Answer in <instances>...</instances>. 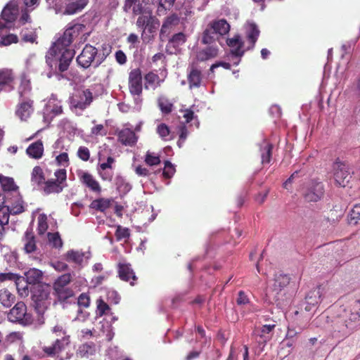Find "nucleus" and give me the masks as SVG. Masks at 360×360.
Listing matches in <instances>:
<instances>
[{"instance_id": "f257e3e1", "label": "nucleus", "mask_w": 360, "mask_h": 360, "mask_svg": "<svg viewBox=\"0 0 360 360\" xmlns=\"http://www.w3.org/2000/svg\"><path fill=\"white\" fill-rule=\"evenodd\" d=\"M85 26L79 23L68 25L63 36L50 48L46 56L48 65L54 70L64 72L68 70L75 52L68 49L75 38L84 32Z\"/></svg>"}, {"instance_id": "f03ea898", "label": "nucleus", "mask_w": 360, "mask_h": 360, "mask_svg": "<svg viewBox=\"0 0 360 360\" xmlns=\"http://www.w3.org/2000/svg\"><path fill=\"white\" fill-rule=\"evenodd\" d=\"M360 316V301L355 300L349 309H345L333 325V336L343 338L349 335L356 327Z\"/></svg>"}, {"instance_id": "7ed1b4c3", "label": "nucleus", "mask_w": 360, "mask_h": 360, "mask_svg": "<svg viewBox=\"0 0 360 360\" xmlns=\"http://www.w3.org/2000/svg\"><path fill=\"white\" fill-rule=\"evenodd\" d=\"M129 90L134 98L136 110L139 111L142 105L143 82L141 70L138 68L132 70L129 75Z\"/></svg>"}, {"instance_id": "20e7f679", "label": "nucleus", "mask_w": 360, "mask_h": 360, "mask_svg": "<svg viewBox=\"0 0 360 360\" xmlns=\"http://www.w3.org/2000/svg\"><path fill=\"white\" fill-rule=\"evenodd\" d=\"M30 291L36 310L39 314L43 313L50 304L49 300L50 287L42 284H37Z\"/></svg>"}, {"instance_id": "39448f33", "label": "nucleus", "mask_w": 360, "mask_h": 360, "mask_svg": "<svg viewBox=\"0 0 360 360\" xmlns=\"http://www.w3.org/2000/svg\"><path fill=\"white\" fill-rule=\"evenodd\" d=\"M8 319L13 323L22 326H29L32 323L33 318L27 311V307L22 302H17L8 314Z\"/></svg>"}, {"instance_id": "423d86ee", "label": "nucleus", "mask_w": 360, "mask_h": 360, "mask_svg": "<svg viewBox=\"0 0 360 360\" xmlns=\"http://www.w3.org/2000/svg\"><path fill=\"white\" fill-rule=\"evenodd\" d=\"M19 13L18 4L15 0L10 1L4 8L0 18V30L8 28L16 19Z\"/></svg>"}, {"instance_id": "0eeeda50", "label": "nucleus", "mask_w": 360, "mask_h": 360, "mask_svg": "<svg viewBox=\"0 0 360 360\" xmlns=\"http://www.w3.org/2000/svg\"><path fill=\"white\" fill-rule=\"evenodd\" d=\"M207 78L202 70L195 64H191L187 68V82L189 89L200 88L205 85Z\"/></svg>"}, {"instance_id": "6e6552de", "label": "nucleus", "mask_w": 360, "mask_h": 360, "mask_svg": "<svg viewBox=\"0 0 360 360\" xmlns=\"http://www.w3.org/2000/svg\"><path fill=\"white\" fill-rule=\"evenodd\" d=\"M97 50L91 45H86L82 53L77 56L78 64L84 68H89L91 64L95 67L98 66L101 60L96 57Z\"/></svg>"}, {"instance_id": "1a4fd4ad", "label": "nucleus", "mask_w": 360, "mask_h": 360, "mask_svg": "<svg viewBox=\"0 0 360 360\" xmlns=\"http://www.w3.org/2000/svg\"><path fill=\"white\" fill-rule=\"evenodd\" d=\"M63 112L61 101L57 96L52 94L44 108V120L46 122H50L56 116Z\"/></svg>"}, {"instance_id": "9d476101", "label": "nucleus", "mask_w": 360, "mask_h": 360, "mask_svg": "<svg viewBox=\"0 0 360 360\" xmlns=\"http://www.w3.org/2000/svg\"><path fill=\"white\" fill-rule=\"evenodd\" d=\"M92 101V94L89 89L76 91L70 98V105L72 109L82 110Z\"/></svg>"}, {"instance_id": "9b49d317", "label": "nucleus", "mask_w": 360, "mask_h": 360, "mask_svg": "<svg viewBox=\"0 0 360 360\" xmlns=\"http://www.w3.org/2000/svg\"><path fill=\"white\" fill-rule=\"evenodd\" d=\"M290 278L286 274L277 273L274 276V283L269 290V296L272 297L275 301H279L280 295L285 290V288L289 284Z\"/></svg>"}, {"instance_id": "f8f14e48", "label": "nucleus", "mask_w": 360, "mask_h": 360, "mask_svg": "<svg viewBox=\"0 0 360 360\" xmlns=\"http://www.w3.org/2000/svg\"><path fill=\"white\" fill-rule=\"evenodd\" d=\"M323 185L320 181H311L304 191V199L308 202H317L323 195Z\"/></svg>"}, {"instance_id": "ddd939ff", "label": "nucleus", "mask_w": 360, "mask_h": 360, "mask_svg": "<svg viewBox=\"0 0 360 360\" xmlns=\"http://www.w3.org/2000/svg\"><path fill=\"white\" fill-rule=\"evenodd\" d=\"M334 179L338 185L345 187L352 178L345 164L337 160L333 165Z\"/></svg>"}, {"instance_id": "4468645a", "label": "nucleus", "mask_w": 360, "mask_h": 360, "mask_svg": "<svg viewBox=\"0 0 360 360\" xmlns=\"http://www.w3.org/2000/svg\"><path fill=\"white\" fill-rule=\"evenodd\" d=\"M89 258V252H83L79 250H70L65 255V259L67 262L74 263L79 269L87 264Z\"/></svg>"}, {"instance_id": "2eb2a0df", "label": "nucleus", "mask_w": 360, "mask_h": 360, "mask_svg": "<svg viewBox=\"0 0 360 360\" xmlns=\"http://www.w3.org/2000/svg\"><path fill=\"white\" fill-rule=\"evenodd\" d=\"M227 44L231 48V56L236 59V60L233 62V65H238L240 63V58L244 53V50L242 49L243 42L241 37L239 35H236L233 38L227 40Z\"/></svg>"}, {"instance_id": "dca6fc26", "label": "nucleus", "mask_w": 360, "mask_h": 360, "mask_svg": "<svg viewBox=\"0 0 360 360\" xmlns=\"http://www.w3.org/2000/svg\"><path fill=\"white\" fill-rule=\"evenodd\" d=\"M89 0H76L75 1L68 4L65 10L56 5L55 6V13L63 15H73L82 11L88 4Z\"/></svg>"}, {"instance_id": "f3484780", "label": "nucleus", "mask_w": 360, "mask_h": 360, "mask_svg": "<svg viewBox=\"0 0 360 360\" xmlns=\"http://www.w3.org/2000/svg\"><path fill=\"white\" fill-rule=\"evenodd\" d=\"M77 176L81 183L88 187L91 191L96 193L101 192V187L98 181L90 173L79 170Z\"/></svg>"}, {"instance_id": "a211bd4d", "label": "nucleus", "mask_w": 360, "mask_h": 360, "mask_svg": "<svg viewBox=\"0 0 360 360\" xmlns=\"http://www.w3.org/2000/svg\"><path fill=\"white\" fill-rule=\"evenodd\" d=\"M70 344V336L64 335L60 339H57L51 345L44 347L43 351L48 356H53L59 354Z\"/></svg>"}, {"instance_id": "6ab92c4d", "label": "nucleus", "mask_w": 360, "mask_h": 360, "mask_svg": "<svg viewBox=\"0 0 360 360\" xmlns=\"http://www.w3.org/2000/svg\"><path fill=\"white\" fill-rule=\"evenodd\" d=\"M323 292V288L317 287L310 290L305 297L304 309L307 311H313L314 309L320 302L321 297Z\"/></svg>"}, {"instance_id": "aec40b11", "label": "nucleus", "mask_w": 360, "mask_h": 360, "mask_svg": "<svg viewBox=\"0 0 360 360\" xmlns=\"http://www.w3.org/2000/svg\"><path fill=\"white\" fill-rule=\"evenodd\" d=\"M275 324L264 325L260 329H255L252 332V336L255 339L259 344L265 345L270 339V333L274 329Z\"/></svg>"}, {"instance_id": "412c9836", "label": "nucleus", "mask_w": 360, "mask_h": 360, "mask_svg": "<svg viewBox=\"0 0 360 360\" xmlns=\"http://www.w3.org/2000/svg\"><path fill=\"white\" fill-rule=\"evenodd\" d=\"M179 18L175 15H171L168 16L165 20L164 21L161 30L160 36V38L163 40L165 38H167L171 31L174 29L175 26L179 25Z\"/></svg>"}, {"instance_id": "4be33fe9", "label": "nucleus", "mask_w": 360, "mask_h": 360, "mask_svg": "<svg viewBox=\"0 0 360 360\" xmlns=\"http://www.w3.org/2000/svg\"><path fill=\"white\" fill-rule=\"evenodd\" d=\"M159 27V21L153 18L151 22L146 26L142 31L141 39L143 43H149L153 37L154 33L156 32L158 27Z\"/></svg>"}, {"instance_id": "5701e85b", "label": "nucleus", "mask_w": 360, "mask_h": 360, "mask_svg": "<svg viewBox=\"0 0 360 360\" xmlns=\"http://www.w3.org/2000/svg\"><path fill=\"white\" fill-rule=\"evenodd\" d=\"M33 112L32 101L21 99L16 115L21 120H26Z\"/></svg>"}, {"instance_id": "b1692460", "label": "nucleus", "mask_w": 360, "mask_h": 360, "mask_svg": "<svg viewBox=\"0 0 360 360\" xmlns=\"http://www.w3.org/2000/svg\"><path fill=\"white\" fill-rule=\"evenodd\" d=\"M117 136L119 141L125 146H131L136 143L137 140L135 133L128 128L120 130Z\"/></svg>"}, {"instance_id": "393cba45", "label": "nucleus", "mask_w": 360, "mask_h": 360, "mask_svg": "<svg viewBox=\"0 0 360 360\" xmlns=\"http://www.w3.org/2000/svg\"><path fill=\"white\" fill-rule=\"evenodd\" d=\"M118 274L120 278L125 281H129L131 278L134 281L136 277L131 268V265L125 262H120L118 264Z\"/></svg>"}, {"instance_id": "a878e982", "label": "nucleus", "mask_w": 360, "mask_h": 360, "mask_svg": "<svg viewBox=\"0 0 360 360\" xmlns=\"http://www.w3.org/2000/svg\"><path fill=\"white\" fill-rule=\"evenodd\" d=\"M13 80V76L10 70H0V91L1 90L10 91L13 89L11 85Z\"/></svg>"}, {"instance_id": "bb28decb", "label": "nucleus", "mask_w": 360, "mask_h": 360, "mask_svg": "<svg viewBox=\"0 0 360 360\" xmlns=\"http://www.w3.org/2000/svg\"><path fill=\"white\" fill-rule=\"evenodd\" d=\"M219 37L226 34L230 30V25L224 19L215 20L209 25Z\"/></svg>"}, {"instance_id": "cd10ccee", "label": "nucleus", "mask_w": 360, "mask_h": 360, "mask_svg": "<svg viewBox=\"0 0 360 360\" xmlns=\"http://www.w3.org/2000/svg\"><path fill=\"white\" fill-rule=\"evenodd\" d=\"M27 155L33 159H40L44 153V146L41 141H37L30 144L27 150Z\"/></svg>"}, {"instance_id": "c85d7f7f", "label": "nucleus", "mask_w": 360, "mask_h": 360, "mask_svg": "<svg viewBox=\"0 0 360 360\" xmlns=\"http://www.w3.org/2000/svg\"><path fill=\"white\" fill-rule=\"evenodd\" d=\"M245 32L251 47H254L260 32L257 25L254 22H248L245 25Z\"/></svg>"}, {"instance_id": "c756f323", "label": "nucleus", "mask_w": 360, "mask_h": 360, "mask_svg": "<svg viewBox=\"0 0 360 360\" xmlns=\"http://www.w3.org/2000/svg\"><path fill=\"white\" fill-rule=\"evenodd\" d=\"M145 84L144 87L146 89H152L155 90L156 88L160 86L161 84L163 82L164 79L160 78V77L153 72H148L144 77Z\"/></svg>"}, {"instance_id": "7c9ffc66", "label": "nucleus", "mask_w": 360, "mask_h": 360, "mask_svg": "<svg viewBox=\"0 0 360 360\" xmlns=\"http://www.w3.org/2000/svg\"><path fill=\"white\" fill-rule=\"evenodd\" d=\"M96 352V346L92 342H86L81 345L77 351V354L82 358H89Z\"/></svg>"}, {"instance_id": "2f4dec72", "label": "nucleus", "mask_w": 360, "mask_h": 360, "mask_svg": "<svg viewBox=\"0 0 360 360\" xmlns=\"http://www.w3.org/2000/svg\"><path fill=\"white\" fill-rule=\"evenodd\" d=\"M23 212V207L22 205H18L15 207L9 208L2 207L0 209V223L4 225H8L9 221V212L13 214H19Z\"/></svg>"}, {"instance_id": "473e14b6", "label": "nucleus", "mask_w": 360, "mask_h": 360, "mask_svg": "<svg viewBox=\"0 0 360 360\" xmlns=\"http://www.w3.org/2000/svg\"><path fill=\"white\" fill-rule=\"evenodd\" d=\"M218 48L215 46H210L200 50L197 53V58L199 60L204 61L214 58L218 55Z\"/></svg>"}, {"instance_id": "72a5a7b5", "label": "nucleus", "mask_w": 360, "mask_h": 360, "mask_svg": "<svg viewBox=\"0 0 360 360\" xmlns=\"http://www.w3.org/2000/svg\"><path fill=\"white\" fill-rule=\"evenodd\" d=\"M15 301V296L8 289L0 290V303L5 308H9Z\"/></svg>"}, {"instance_id": "f704fd0d", "label": "nucleus", "mask_w": 360, "mask_h": 360, "mask_svg": "<svg viewBox=\"0 0 360 360\" xmlns=\"http://www.w3.org/2000/svg\"><path fill=\"white\" fill-rule=\"evenodd\" d=\"M112 199L109 198H98L93 200L90 205V208L104 212L107 209L110 207Z\"/></svg>"}, {"instance_id": "c9c22d12", "label": "nucleus", "mask_w": 360, "mask_h": 360, "mask_svg": "<svg viewBox=\"0 0 360 360\" xmlns=\"http://www.w3.org/2000/svg\"><path fill=\"white\" fill-rule=\"evenodd\" d=\"M24 249L26 253H33L37 250L34 237L32 233L27 231L23 238Z\"/></svg>"}, {"instance_id": "e433bc0d", "label": "nucleus", "mask_w": 360, "mask_h": 360, "mask_svg": "<svg viewBox=\"0 0 360 360\" xmlns=\"http://www.w3.org/2000/svg\"><path fill=\"white\" fill-rule=\"evenodd\" d=\"M272 148V145L266 140H264L262 143L259 144L262 164H267L270 162Z\"/></svg>"}, {"instance_id": "4c0bfd02", "label": "nucleus", "mask_w": 360, "mask_h": 360, "mask_svg": "<svg viewBox=\"0 0 360 360\" xmlns=\"http://www.w3.org/2000/svg\"><path fill=\"white\" fill-rule=\"evenodd\" d=\"M45 181L44 174L42 169L39 166L33 168L31 173V182L32 186H39Z\"/></svg>"}, {"instance_id": "58836bf2", "label": "nucleus", "mask_w": 360, "mask_h": 360, "mask_svg": "<svg viewBox=\"0 0 360 360\" xmlns=\"http://www.w3.org/2000/svg\"><path fill=\"white\" fill-rule=\"evenodd\" d=\"M15 283L20 296L27 297L30 292L29 285L30 283L25 280L24 278H22L19 276H17V278L15 280Z\"/></svg>"}, {"instance_id": "ea45409f", "label": "nucleus", "mask_w": 360, "mask_h": 360, "mask_svg": "<svg viewBox=\"0 0 360 360\" xmlns=\"http://www.w3.org/2000/svg\"><path fill=\"white\" fill-rule=\"evenodd\" d=\"M42 271L35 268L30 269L25 273L26 281L32 284H39L38 283L42 278Z\"/></svg>"}, {"instance_id": "a19ab883", "label": "nucleus", "mask_w": 360, "mask_h": 360, "mask_svg": "<svg viewBox=\"0 0 360 360\" xmlns=\"http://www.w3.org/2000/svg\"><path fill=\"white\" fill-rule=\"evenodd\" d=\"M207 25L202 34V42L205 44H209L219 39V36L217 32Z\"/></svg>"}, {"instance_id": "79ce46f5", "label": "nucleus", "mask_w": 360, "mask_h": 360, "mask_svg": "<svg viewBox=\"0 0 360 360\" xmlns=\"http://www.w3.org/2000/svg\"><path fill=\"white\" fill-rule=\"evenodd\" d=\"M63 186L60 185L58 182H56L55 180H48L45 182V185L44 187V191L46 194L52 193H60L63 191Z\"/></svg>"}, {"instance_id": "37998d69", "label": "nucleus", "mask_w": 360, "mask_h": 360, "mask_svg": "<svg viewBox=\"0 0 360 360\" xmlns=\"http://www.w3.org/2000/svg\"><path fill=\"white\" fill-rule=\"evenodd\" d=\"M53 289L60 300H65L73 295L72 290L68 287L53 286Z\"/></svg>"}, {"instance_id": "c03bdc74", "label": "nucleus", "mask_w": 360, "mask_h": 360, "mask_svg": "<svg viewBox=\"0 0 360 360\" xmlns=\"http://www.w3.org/2000/svg\"><path fill=\"white\" fill-rule=\"evenodd\" d=\"M186 40V36L183 32H179L172 36L169 40L168 44L174 48L184 44Z\"/></svg>"}, {"instance_id": "a18cd8bd", "label": "nucleus", "mask_w": 360, "mask_h": 360, "mask_svg": "<svg viewBox=\"0 0 360 360\" xmlns=\"http://www.w3.org/2000/svg\"><path fill=\"white\" fill-rule=\"evenodd\" d=\"M31 90L30 83L29 80L22 79L18 89V93L21 99L28 100L26 96Z\"/></svg>"}, {"instance_id": "49530a36", "label": "nucleus", "mask_w": 360, "mask_h": 360, "mask_svg": "<svg viewBox=\"0 0 360 360\" xmlns=\"http://www.w3.org/2000/svg\"><path fill=\"white\" fill-rule=\"evenodd\" d=\"M48 240L49 244L56 248H61L63 245L62 240L60 237V235L58 232L56 233H47Z\"/></svg>"}, {"instance_id": "de8ad7c7", "label": "nucleus", "mask_w": 360, "mask_h": 360, "mask_svg": "<svg viewBox=\"0 0 360 360\" xmlns=\"http://www.w3.org/2000/svg\"><path fill=\"white\" fill-rule=\"evenodd\" d=\"M154 17L151 15L150 11H148L145 13H143L141 16H139L136 21V25L138 27L141 28L142 30L148 25L150 22H151L152 19Z\"/></svg>"}, {"instance_id": "09e8293b", "label": "nucleus", "mask_w": 360, "mask_h": 360, "mask_svg": "<svg viewBox=\"0 0 360 360\" xmlns=\"http://www.w3.org/2000/svg\"><path fill=\"white\" fill-rule=\"evenodd\" d=\"M116 186L117 189L124 193H128L131 189V186L129 183L126 181V180L121 177L118 176L116 179Z\"/></svg>"}, {"instance_id": "8fccbe9b", "label": "nucleus", "mask_w": 360, "mask_h": 360, "mask_svg": "<svg viewBox=\"0 0 360 360\" xmlns=\"http://www.w3.org/2000/svg\"><path fill=\"white\" fill-rule=\"evenodd\" d=\"M47 217L44 214H41L38 217V227L37 231L39 235H43L46 233L48 229Z\"/></svg>"}, {"instance_id": "3c124183", "label": "nucleus", "mask_w": 360, "mask_h": 360, "mask_svg": "<svg viewBox=\"0 0 360 360\" xmlns=\"http://www.w3.org/2000/svg\"><path fill=\"white\" fill-rule=\"evenodd\" d=\"M72 281V275L70 274H64L58 278L54 282L53 286L68 287V285Z\"/></svg>"}, {"instance_id": "603ef678", "label": "nucleus", "mask_w": 360, "mask_h": 360, "mask_svg": "<svg viewBox=\"0 0 360 360\" xmlns=\"http://www.w3.org/2000/svg\"><path fill=\"white\" fill-rule=\"evenodd\" d=\"M158 105L161 111L164 113H169L172 111V104L167 98L164 96H161L159 98Z\"/></svg>"}, {"instance_id": "864d4df0", "label": "nucleus", "mask_w": 360, "mask_h": 360, "mask_svg": "<svg viewBox=\"0 0 360 360\" xmlns=\"http://www.w3.org/2000/svg\"><path fill=\"white\" fill-rule=\"evenodd\" d=\"M130 236L129 230L127 228H122L121 226H118L115 231V236L117 240L120 241L122 240H126Z\"/></svg>"}, {"instance_id": "5fc2aeb1", "label": "nucleus", "mask_w": 360, "mask_h": 360, "mask_svg": "<svg viewBox=\"0 0 360 360\" xmlns=\"http://www.w3.org/2000/svg\"><path fill=\"white\" fill-rule=\"evenodd\" d=\"M145 162L148 165H158L160 163V157L153 153L148 152L146 155Z\"/></svg>"}, {"instance_id": "6e6d98bb", "label": "nucleus", "mask_w": 360, "mask_h": 360, "mask_svg": "<svg viewBox=\"0 0 360 360\" xmlns=\"http://www.w3.org/2000/svg\"><path fill=\"white\" fill-rule=\"evenodd\" d=\"M157 133L163 140H168L169 136V127L165 124H160L157 127Z\"/></svg>"}, {"instance_id": "4d7b16f0", "label": "nucleus", "mask_w": 360, "mask_h": 360, "mask_svg": "<svg viewBox=\"0 0 360 360\" xmlns=\"http://www.w3.org/2000/svg\"><path fill=\"white\" fill-rule=\"evenodd\" d=\"M358 219H360V203L354 205L351 210L349 223L356 224Z\"/></svg>"}, {"instance_id": "13d9d810", "label": "nucleus", "mask_w": 360, "mask_h": 360, "mask_svg": "<svg viewBox=\"0 0 360 360\" xmlns=\"http://www.w3.org/2000/svg\"><path fill=\"white\" fill-rule=\"evenodd\" d=\"M175 173L174 166L169 162L165 161L162 174L165 178H171Z\"/></svg>"}, {"instance_id": "bf43d9fd", "label": "nucleus", "mask_w": 360, "mask_h": 360, "mask_svg": "<svg viewBox=\"0 0 360 360\" xmlns=\"http://www.w3.org/2000/svg\"><path fill=\"white\" fill-rule=\"evenodd\" d=\"M0 182L1 183L5 190L13 191L15 189L16 186L13 179L11 178H6L1 176Z\"/></svg>"}, {"instance_id": "052dcab7", "label": "nucleus", "mask_w": 360, "mask_h": 360, "mask_svg": "<svg viewBox=\"0 0 360 360\" xmlns=\"http://www.w3.org/2000/svg\"><path fill=\"white\" fill-rule=\"evenodd\" d=\"M18 37L15 34H10L7 36L2 37L0 41V46H8L13 43L18 42Z\"/></svg>"}, {"instance_id": "680f3d73", "label": "nucleus", "mask_w": 360, "mask_h": 360, "mask_svg": "<svg viewBox=\"0 0 360 360\" xmlns=\"http://www.w3.org/2000/svg\"><path fill=\"white\" fill-rule=\"evenodd\" d=\"M110 309L109 306L101 299L97 300V314L103 316Z\"/></svg>"}, {"instance_id": "e2e57ef3", "label": "nucleus", "mask_w": 360, "mask_h": 360, "mask_svg": "<svg viewBox=\"0 0 360 360\" xmlns=\"http://www.w3.org/2000/svg\"><path fill=\"white\" fill-rule=\"evenodd\" d=\"M54 176L56 177L55 181L61 185L66 180V170L65 169H57L54 172Z\"/></svg>"}, {"instance_id": "0e129e2a", "label": "nucleus", "mask_w": 360, "mask_h": 360, "mask_svg": "<svg viewBox=\"0 0 360 360\" xmlns=\"http://www.w3.org/2000/svg\"><path fill=\"white\" fill-rule=\"evenodd\" d=\"M107 299L108 301L113 304H118L120 297L118 293L114 290H109L106 292Z\"/></svg>"}, {"instance_id": "69168bd1", "label": "nucleus", "mask_w": 360, "mask_h": 360, "mask_svg": "<svg viewBox=\"0 0 360 360\" xmlns=\"http://www.w3.org/2000/svg\"><path fill=\"white\" fill-rule=\"evenodd\" d=\"M77 155L83 161H87L90 158L89 150L85 146H80L77 150Z\"/></svg>"}, {"instance_id": "338daca9", "label": "nucleus", "mask_w": 360, "mask_h": 360, "mask_svg": "<svg viewBox=\"0 0 360 360\" xmlns=\"http://www.w3.org/2000/svg\"><path fill=\"white\" fill-rule=\"evenodd\" d=\"M101 330L104 333H106L105 337L108 341H110L113 338L114 333L111 326L108 322L102 324Z\"/></svg>"}, {"instance_id": "774afa93", "label": "nucleus", "mask_w": 360, "mask_h": 360, "mask_svg": "<svg viewBox=\"0 0 360 360\" xmlns=\"http://www.w3.org/2000/svg\"><path fill=\"white\" fill-rule=\"evenodd\" d=\"M91 133L94 136H104L106 134V130L103 124H97L92 127Z\"/></svg>"}]
</instances>
